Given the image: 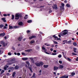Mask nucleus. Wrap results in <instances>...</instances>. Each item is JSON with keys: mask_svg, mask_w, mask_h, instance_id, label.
Masks as SVG:
<instances>
[{"mask_svg": "<svg viewBox=\"0 0 78 78\" xmlns=\"http://www.w3.org/2000/svg\"><path fill=\"white\" fill-rule=\"evenodd\" d=\"M56 53H52V55H56Z\"/></svg>", "mask_w": 78, "mask_h": 78, "instance_id": "obj_56", "label": "nucleus"}, {"mask_svg": "<svg viewBox=\"0 0 78 78\" xmlns=\"http://www.w3.org/2000/svg\"><path fill=\"white\" fill-rule=\"evenodd\" d=\"M36 75V74H35V73H33V77H36V76H35V75Z\"/></svg>", "mask_w": 78, "mask_h": 78, "instance_id": "obj_45", "label": "nucleus"}, {"mask_svg": "<svg viewBox=\"0 0 78 78\" xmlns=\"http://www.w3.org/2000/svg\"><path fill=\"white\" fill-rule=\"evenodd\" d=\"M62 6H61L64 7V6H65V4L63 3H62Z\"/></svg>", "mask_w": 78, "mask_h": 78, "instance_id": "obj_49", "label": "nucleus"}, {"mask_svg": "<svg viewBox=\"0 0 78 78\" xmlns=\"http://www.w3.org/2000/svg\"><path fill=\"white\" fill-rule=\"evenodd\" d=\"M0 43L1 44H4L5 43H4V41H0Z\"/></svg>", "mask_w": 78, "mask_h": 78, "instance_id": "obj_37", "label": "nucleus"}, {"mask_svg": "<svg viewBox=\"0 0 78 78\" xmlns=\"http://www.w3.org/2000/svg\"><path fill=\"white\" fill-rule=\"evenodd\" d=\"M32 51V49H27V50H25V52H29Z\"/></svg>", "mask_w": 78, "mask_h": 78, "instance_id": "obj_16", "label": "nucleus"}, {"mask_svg": "<svg viewBox=\"0 0 78 78\" xmlns=\"http://www.w3.org/2000/svg\"><path fill=\"white\" fill-rule=\"evenodd\" d=\"M17 55L18 56H20V53H17Z\"/></svg>", "mask_w": 78, "mask_h": 78, "instance_id": "obj_53", "label": "nucleus"}, {"mask_svg": "<svg viewBox=\"0 0 78 78\" xmlns=\"http://www.w3.org/2000/svg\"><path fill=\"white\" fill-rule=\"evenodd\" d=\"M18 24L19 26H21L23 25V23L22 22H19Z\"/></svg>", "mask_w": 78, "mask_h": 78, "instance_id": "obj_15", "label": "nucleus"}, {"mask_svg": "<svg viewBox=\"0 0 78 78\" xmlns=\"http://www.w3.org/2000/svg\"><path fill=\"white\" fill-rule=\"evenodd\" d=\"M62 53L63 54V56H65V53H64L63 52H62Z\"/></svg>", "mask_w": 78, "mask_h": 78, "instance_id": "obj_63", "label": "nucleus"}, {"mask_svg": "<svg viewBox=\"0 0 78 78\" xmlns=\"http://www.w3.org/2000/svg\"><path fill=\"white\" fill-rule=\"evenodd\" d=\"M76 61H78V57H77L76 58Z\"/></svg>", "mask_w": 78, "mask_h": 78, "instance_id": "obj_60", "label": "nucleus"}, {"mask_svg": "<svg viewBox=\"0 0 78 78\" xmlns=\"http://www.w3.org/2000/svg\"><path fill=\"white\" fill-rule=\"evenodd\" d=\"M28 19V15H25V16L24 17V19Z\"/></svg>", "mask_w": 78, "mask_h": 78, "instance_id": "obj_21", "label": "nucleus"}, {"mask_svg": "<svg viewBox=\"0 0 78 78\" xmlns=\"http://www.w3.org/2000/svg\"><path fill=\"white\" fill-rule=\"evenodd\" d=\"M63 32H61L59 33V35H61V36H63L64 35L63 33Z\"/></svg>", "mask_w": 78, "mask_h": 78, "instance_id": "obj_26", "label": "nucleus"}, {"mask_svg": "<svg viewBox=\"0 0 78 78\" xmlns=\"http://www.w3.org/2000/svg\"><path fill=\"white\" fill-rule=\"evenodd\" d=\"M35 65L37 66L40 67L41 65L42 66L44 65V62H40L39 63H35Z\"/></svg>", "mask_w": 78, "mask_h": 78, "instance_id": "obj_2", "label": "nucleus"}, {"mask_svg": "<svg viewBox=\"0 0 78 78\" xmlns=\"http://www.w3.org/2000/svg\"><path fill=\"white\" fill-rule=\"evenodd\" d=\"M66 42V44H70V43H71L72 41L71 40H69V41H67L66 40H64L63 41V42Z\"/></svg>", "mask_w": 78, "mask_h": 78, "instance_id": "obj_4", "label": "nucleus"}, {"mask_svg": "<svg viewBox=\"0 0 78 78\" xmlns=\"http://www.w3.org/2000/svg\"><path fill=\"white\" fill-rule=\"evenodd\" d=\"M65 31H67V30H63V31H62V32H65Z\"/></svg>", "mask_w": 78, "mask_h": 78, "instance_id": "obj_61", "label": "nucleus"}, {"mask_svg": "<svg viewBox=\"0 0 78 78\" xmlns=\"http://www.w3.org/2000/svg\"><path fill=\"white\" fill-rule=\"evenodd\" d=\"M73 44L74 45V46H76L77 45L76 43H75V42H73Z\"/></svg>", "mask_w": 78, "mask_h": 78, "instance_id": "obj_32", "label": "nucleus"}, {"mask_svg": "<svg viewBox=\"0 0 78 78\" xmlns=\"http://www.w3.org/2000/svg\"><path fill=\"white\" fill-rule=\"evenodd\" d=\"M23 37H19L18 38H17V39L19 41H21L22 40Z\"/></svg>", "mask_w": 78, "mask_h": 78, "instance_id": "obj_8", "label": "nucleus"}, {"mask_svg": "<svg viewBox=\"0 0 78 78\" xmlns=\"http://www.w3.org/2000/svg\"><path fill=\"white\" fill-rule=\"evenodd\" d=\"M73 50H74V53H76V48H73Z\"/></svg>", "mask_w": 78, "mask_h": 78, "instance_id": "obj_27", "label": "nucleus"}, {"mask_svg": "<svg viewBox=\"0 0 78 78\" xmlns=\"http://www.w3.org/2000/svg\"><path fill=\"white\" fill-rule=\"evenodd\" d=\"M13 64V62H10V63H8L6 65H11Z\"/></svg>", "mask_w": 78, "mask_h": 78, "instance_id": "obj_24", "label": "nucleus"}, {"mask_svg": "<svg viewBox=\"0 0 78 78\" xmlns=\"http://www.w3.org/2000/svg\"><path fill=\"white\" fill-rule=\"evenodd\" d=\"M66 6H67L68 8H69L71 7L70 5H69V4H67L66 5Z\"/></svg>", "mask_w": 78, "mask_h": 78, "instance_id": "obj_28", "label": "nucleus"}, {"mask_svg": "<svg viewBox=\"0 0 78 78\" xmlns=\"http://www.w3.org/2000/svg\"><path fill=\"white\" fill-rule=\"evenodd\" d=\"M9 67V66H7V65H5V66H4V70H6L7 69V68H8Z\"/></svg>", "mask_w": 78, "mask_h": 78, "instance_id": "obj_7", "label": "nucleus"}, {"mask_svg": "<svg viewBox=\"0 0 78 78\" xmlns=\"http://www.w3.org/2000/svg\"><path fill=\"white\" fill-rule=\"evenodd\" d=\"M22 60H28V58H22Z\"/></svg>", "mask_w": 78, "mask_h": 78, "instance_id": "obj_19", "label": "nucleus"}, {"mask_svg": "<svg viewBox=\"0 0 78 78\" xmlns=\"http://www.w3.org/2000/svg\"><path fill=\"white\" fill-rule=\"evenodd\" d=\"M29 69L30 70V71L31 72L33 73V72L31 68L30 67L29 68Z\"/></svg>", "mask_w": 78, "mask_h": 78, "instance_id": "obj_39", "label": "nucleus"}, {"mask_svg": "<svg viewBox=\"0 0 78 78\" xmlns=\"http://www.w3.org/2000/svg\"><path fill=\"white\" fill-rule=\"evenodd\" d=\"M62 57V55H58V58H61Z\"/></svg>", "mask_w": 78, "mask_h": 78, "instance_id": "obj_46", "label": "nucleus"}, {"mask_svg": "<svg viewBox=\"0 0 78 78\" xmlns=\"http://www.w3.org/2000/svg\"><path fill=\"white\" fill-rule=\"evenodd\" d=\"M31 22H32V20H28V21H27V23H30Z\"/></svg>", "mask_w": 78, "mask_h": 78, "instance_id": "obj_36", "label": "nucleus"}, {"mask_svg": "<svg viewBox=\"0 0 78 78\" xmlns=\"http://www.w3.org/2000/svg\"><path fill=\"white\" fill-rule=\"evenodd\" d=\"M36 48L37 49H39V47L38 46H36Z\"/></svg>", "mask_w": 78, "mask_h": 78, "instance_id": "obj_51", "label": "nucleus"}, {"mask_svg": "<svg viewBox=\"0 0 78 78\" xmlns=\"http://www.w3.org/2000/svg\"><path fill=\"white\" fill-rule=\"evenodd\" d=\"M15 74H16V72H13V73H12V77H14V76Z\"/></svg>", "mask_w": 78, "mask_h": 78, "instance_id": "obj_23", "label": "nucleus"}, {"mask_svg": "<svg viewBox=\"0 0 78 78\" xmlns=\"http://www.w3.org/2000/svg\"><path fill=\"white\" fill-rule=\"evenodd\" d=\"M8 55L10 56L11 55V53L10 52H9L8 53Z\"/></svg>", "mask_w": 78, "mask_h": 78, "instance_id": "obj_54", "label": "nucleus"}, {"mask_svg": "<svg viewBox=\"0 0 78 78\" xmlns=\"http://www.w3.org/2000/svg\"><path fill=\"white\" fill-rule=\"evenodd\" d=\"M68 78V76H66V75H64L62 76L61 77H59V78Z\"/></svg>", "mask_w": 78, "mask_h": 78, "instance_id": "obj_10", "label": "nucleus"}, {"mask_svg": "<svg viewBox=\"0 0 78 78\" xmlns=\"http://www.w3.org/2000/svg\"><path fill=\"white\" fill-rule=\"evenodd\" d=\"M71 75H72V76H74L75 75V73H71Z\"/></svg>", "mask_w": 78, "mask_h": 78, "instance_id": "obj_38", "label": "nucleus"}, {"mask_svg": "<svg viewBox=\"0 0 78 78\" xmlns=\"http://www.w3.org/2000/svg\"><path fill=\"white\" fill-rule=\"evenodd\" d=\"M52 8H53V9H58L57 5H54L52 6Z\"/></svg>", "mask_w": 78, "mask_h": 78, "instance_id": "obj_5", "label": "nucleus"}, {"mask_svg": "<svg viewBox=\"0 0 78 78\" xmlns=\"http://www.w3.org/2000/svg\"><path fill=\"white\" fill-rule=\"evenodd\" d=\"M58 67L59 69H62L64 67V66L63 65H60Z\"/></svg>", "mask_w": 78, "mask_h": 78, "instance_id": "obj_11", "label": "nucleus"}, {"mask_svg": "<svg viewBox=\"0 0 78 78\" xmlns=\"http://www.w3.org/2000/svg\"><path fill=\"white\" fill-rule=\"evenodd\" d=\"M72 55H77V54H75V53H74V52L72 53Z\"/></svg>", "mask_w": 78, "mask_h": 78, "instance_id": "obj_40", "label": "nucleus"}, {"mask_svg": "<svg viewBox=\"0 0 78 78\" xmlns=\"http://www.w3.org/2000/svg\"><path fill=\"white\" fill-rule=\"evenodd\" d=\"M47 43H45L44 44L45 45H46V46H50V44H47Z\"/></svg>", "mask_w": 78, "mask_h": 78, "instance_id": "obj_42", "label": "nucleus"}, {"mask_svg": "<svg viewBox=\"0 0 78 78\" xmlns=\"http://www.w3.org/2000/svg\"><path fill=\"white\" fill-rule=\"evenodd\" d=\"M30 32V31L29 30H27V33H28Z\"/></svg>", "mask_w": 78, "mask_h": 78, "instance_id": "obj_50", "label": "nucleus"}, {"mask_svg": "<svg viewBox=\"0 0 78 78\" xmlns=\"http://www.w3.org/2000/svg\"><path fill=\"white\" fill-rule=\"evenodd\" d=\"M12 49L14 50H16V49H15L14 47L13 46L12 47Z\"/></svg>", "mask_w": 78, "mask_h": 78, "instance_id": "obj_48", "label": "nucleus"}, {"mask_svg": "<svg viewBox=\"0 0 78 78\" xmlns=\"http://www.w3.org/2000/svg\"><path fill=\"white\" fill-rule=\"evenodd\" d=\"M26 64H27V65H28V66H30V63H29V62H28V61H26Z\"/></svg>", "mask_w": 78, "mask_h": 78, "instance_id": "obj_35", "label": "nucleus"}, {"mask_svg": "<svg viewBox=\"0 0 78 78\" xmlns=\"http://www.w3.org/2000/svg\"><path fill=\"white\" fill-rule=\"evenodd\" d=\"M44 5H41L40 6V8H44Z\"/></svg>", "mask_w": 78, "mask_h": 78, "instance_id": "obj_62", "label": "nucleus"}, {"mask_svg": "<svg viewBox=\"0 0 78 78\" xmlns=\"http://www.w3.org/2000/svg\"><path fill=\"white\" fill-rule=\"evenodd\" d=\"M67 59V60L69 62H71V59L69 58H67V59Z\"/></svg>", "mask_w": 78, "mask_h": 78, "instance_id": "obj_25", "label": "nucleus"}, {"mask_svg": "<svg viewBox=\"0 0 78 78\" xmlns=\"http://www.w3.org/2000/svg\"><path fill=\"white\" fill-rule=\"evenodd\" d=\"M11 62H13L15 61V59H11Z\"/></svg>", "mask_w": 78, "mask_h": 78, "instance_id": "obj_55", "label": "nucleus"}, {"mask_svg": "<svg viewBox=\"0 0 78 78\" xmlns=\"http://www.w3.org/2000/svg\"><path fill=\"white\" fill-rule=\"evenodd\" d=\"M5 34V33H1L0 34V36L1 37H3L4 36Z\"/></svg>", "mask_w": 78, "mask_h": 78, "instance_id": "obj_14", "label": "nucleus"}, {"mask_svg": "<svg viewBox=\"0 0 78 78\" xmlns=\"http://www.w3.org/2000/svg\"><path fill=\"white\" fill-rule=\"evenodd\" d=\"M9 29H16V28H20V26H14L12 27V26H9Z\"/></svg>", "mask_w": 78, "mask_h": 78, "instance_id": "obj_3", "label": "nucleus"}, {"mask_svg": "<svg viewBox=\"0 0 78 78\" xmlns=\"http://www.w3.org/2000/svg\"><path fill=\"white\" fill-rule=\"evenodd\" d=\"M15 16L14 15H12V18L11 19L12 20H13L14 19Z\"/></svg>", "mask_w": 78, "mask_h": 78, "instance_id": "obj_22", "label": "nucleus"}, {"mask_svg": "<svg viewBox=\"0 0 78 78\" xmlns=\"http://www.w3.org/2000/svg\"><path fill=\"white\" fill-rule=\"evenodd\" d=\"M22 17V16L20 14H16L15 16V19L17 20H19V18H21Z\"/></svg>", "mask_w": 78, "mask_h": 78, "instance_id": "obj_1", "label": "nucleus"}, {"mask_svg": "<svg viewBox=\"0 0 78 78\" xmlns=\"http://www.w3.org/2000/svg\"><path fill=\"white\" fill-rule=\"evenodd\" d=\"M68 33V32H63V35H65L67 34Z\"/></svg>", "mask_w": 78, "mask_h": 78, "instance_id": "obj_30", "label": "nucleus"}, {"mask_svg": "<svg viewBox=\"0 0 78 78\" xmlns=\"http://www.w3.org/2000/svg\"><path fill=\"white\" fill-rule=\"evenodd\" d=\"M53 42H54V44H58V43L57 41H53Z\"/></svg>", "mask_w": 78, "mask_h": 78, "instance_id": "obj_33", "label": "nucleus"}, {"mask_svg": "<svg viewBox=\"0 0 78 78\" xmlns=\"http://www.w3.org/2000/svg\"><path fill=\"white\" fill-rule=\"evenodd\" d=\"M4 25L3 24L0 25V28H2V27H4Z\"/></svg>", "mask_w": 78, "mask_h": 78, "instance_id": "obj_29", "label": "nucleus"}, {"mask_svg": "<svg viewBox=\"0 0 78 78\" xmlns=\"http://www.w3.org/2000/svg\"><path fill=\"white\" fill-rule=\"evenodd\" d=\"M3 28H2V29H6L7 28V27H6V26H4L3 27Z\"/></svg>", "mask_w": 78, "mask_h": 78, "instance_id": "obj_43", "label": "nucleus"}, {"mask_svg": "<svg viewBox=\"0 0 78 78\" xmlns=\"http://www.w3.org/2000/svg\"><path fill=\"white\" fill-rule=\"evenodd\" d=\"M60 11H64V7L62 6H60Z\"/></svg>", "mask_w": 78, "mask_h": 78, "instance_id": "obj_9", "label": "nucleus"}, {"mask_svg": "<svg viewBox=\"0 0 78 78\" xmlns=\"http://www.w3.org/2000/svg\"><path fill=\"white\" fill-rule=\"evenodd\" d=\"M19 69V66H15V68H14V69H15V70H17Z\"/></svg>", "mask_w": 78, "mask_h": 78, "instance_id": "obj_17", "label": "nucleus"}, {"mask_svg": "<svg viewBox=\"0 0 78 78\" xmlns=\"http://www.w3.org/2000/svg\"><path fill=\"white\" fill-rule=\"evenodd\" d=\"M34 43V41H31L30 42L31 44H33Z\"/></svg>", "mask_w": 78, "mask_h": 78, "instance_id": "obj_41", "label": "nucleus"}, {"mask_svg": "<svg viewBox=\"0 0 78 78\" xmlns=\"http://www.w3.org/2000/svg\"><path fill=\"white\" fill-rule=\"evenodd\" d=\"M62 61H59V63H60V64H62Z\"/></svg>", "mask_w": 78, "mask_h": 78, "instance_id": "obj_57", "label": "nucleus"}, {"mask_svg": "<svg viewBox=\"0 0 78 78\" xmlns=\"http://www.w3.org/2000/svg\"><path fill=\"white\" fill-rule=\"evenodd\" d=\"M52 12V10H49V11L48 13H51Z\"/></svg>", "mask_w": 78, "mask_h": 78, "instance_id": "obj_58", "label": "nucleus"}, {"mask_svg": "<svg viewBox=\"0 0 78 78\" xmlns=\"http://www.w3.org/2000/svg\"><path fill=\"white\" fill-rule=\"evenodd\" d=\"M4 72H5L4 70H2L1 71L0 74H2Z\"/></svg>", "mask_w": 78, "mask_h": 78, "instance_id": "obj_31", "label": "nucleus"}, {"mask_svg": "<svg viewBox=\"0 0 78 78\" xmlns=\"http://www.w3.org/2000/svg\"><path fill=\"white\" fill-rule=\"evenodd\" d=\"M58 69V67L57 66H55L54 67V70L55 71L57 70Z\"/></svg>", "mask_w": 78, "mask_h": 78, "instance_id": "obj_12", "label": "nucleus"}, {"mask_svg": "<svg viewBox=\"0 0 78 78\" xmlns=\"http://www.w3.org/2000/svg\"><path fill=\"white\" fill-rule=\"evenodd\" d=\"M53 50V49L52 48H51V49H50V51H52Z\"/></svg>", "mask_w": 78, "mask_h": 78, "instance_id": "obj_59", "label": "nucleus"}, {"mask_svg": "<svg viewBox=\"0 0 78 78\" xmlns=\"http://www.w3.org/2000/svg\"><path fill=\"white\" fill-rule=\"evenodd\" d=\"M48 66V65H43V67L44 68H47Z\"/></svg>", "mask_w": 78, "mask_h": 78, "instance_id": "obj_20", "label": "nucleus"}, {"mask_svg": "<svg viewBox=\"0 0 78 78\" xmlns=\"http://www.w3.org/2000/svg\"><path fill=\"white\" fill-rule=\"evenodd\" d=\"M42 50H46V49L44 48V47H42Z\"/></svg>", "mask_w": 78, "mask_h": 78, "instance_id": "obj_44", "label": "nucleus"}, {"mask_svg": "<svg viewBox=\"0 0 78 78\" xmlns=\"http://www.w3.org/2000/svg\"><path fill=\"white\" fill-rule=\"evenodd\" d=\"M30 58V59L31 60L32 62H34V59H33V58Z\"/></svg>", "mask_w": 78, "mask_h": 78, "instance_id": "obj_34", "label": "nucleus"}, {"mask_svg": "<svg viewBox=\"0 0 78 78\" xmlns=\"http://www.w3.org/2000/svg\"><path fill=\"white\" fill-rule=\"evenodd\" d=\"M2 20H3V22L5 23L6 22V20H5V18H2L1 19Z\"/></svg>", "mask_w": 78, "mask_h": 78, "instance_id": "obj_13", "label": "nucleus"}, {"mask_svg": "<svg viewBox=\"0 0 78 78\" xmlns=\"http://www.w3.org/2000/svg\"><path fill=\"white\" fill-rule=\"evenodd\" d=\"M53 52H54V53H56V51L54 50V51H53Z\"/></svg>", "mask_w": 78, "mask_h": 78, "instance_id": "obj_64", "label": "nucleus"}, {"mask_svg": "<svg viewBox=\"0 0 78 78\" xmlns=\"http://www.w3.org/2000/svg\"><path fill=\"white\" fill-rule=\"evenodd\" d=\"M3 15V16L5 17L7 16V15L5 14H4Z\"/></svg>", "mask_w": 78, "mask_h": 78, "instance_id": "obj_52", "label": "nucleus"}, {"mask_svg": "<svg viewBox=\"0 0 78 78\" xmlns=\"http://www.w3.org/2000/svg\"><path fill=\"white\" fill-rule=\"evenodd\" d=\"M14 68L13 67L11 66L9 67V69L12 70H14Z\"/></svg>", "mask_w": 78, "mask_h": 78, "instance_id": "obj_18", "label": "nucleus"}, {"mask_svg": "<svg viewBox=\"0 0 78 78\" xmlns=\"http://www.w3.org/2000/svg\"><path fill=\"white\" fill-rule=\"evenodd\" d=\"M1 44H2V46L4 47H5V43Z\"/></svg>", "mask_w": 78, "mask_h": 78, "instance_id": "obj_47", "label": "nucleus"}, {"mask_svg": "<svg viewBox=\"0 0 78 78\" xmlns=\"http://www.w3.org/2000/svg\"><path fill=\"white\" fill-rule=\"evenodd\" d=\"M36 36H35V35H33L31 37H29V39L30 40H31V39H33V38H36Z\"/></svg>", "mask_w": 78, "mask_h": 78, "instance_id": "obj_6", "label": "nucleus"}]
</instances>
